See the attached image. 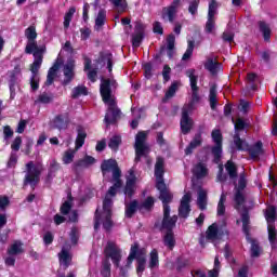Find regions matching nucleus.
<instances>
[{
    "instance_id": "c756f323",
    "label": "nucleus",
    "mask_w": 277,
    "mask_h": 277,
    "mask_svg": "<svg viewBox=\"0 0 277 277\" xmlns=\"http://www.w3.org/2000/svg\"><path fill=\"white\" fill-rule=\"evenodd\" d=\"M123 194L129 200L135 196V177L127 180L126 186L123 187Z\"/></svg>"
},
{
    "instance_id": "4be33fe9",
    "label": "nucleus",
    "mask_w": 277,
    "mask_h": 277,
    "mask_svg": "<svg viewBox=\"0 0 277 277\" xmlns=\"http://www.w3.org/2000/svg\"><path fill=\"white\" fill-rule=\"evenodd\" d=\"M199 146H202V132H198L195 134L188 146L185 148V155H193L194 150L198 148Z\"/></svg>"
},
{
    "instance_id": "473e14b6",
    "label": "nucleus",
    "mask_w": 277,
    "mask_h": 277,
    "mask_svg": "<svg viewBox=\"0 0 277 277\" xmlns=\"http://www.w3.org/2000/svg\"><path fill=\"white\" fill-rule=\"evenodd\" d=\"M207 205H208L207 190L201 188L198 190L197 207L200 211H207Z\"/></svg>"
},
{
    "instance_id": "a18cd8bd",
    "label": "nucleus",
    "mask_w": 277,
    "mask_h": 277,
    "mask_svg": "<svg viewBox=\"0 0 277 277\" xmlns=\"http://www.w3.org/2000/svg\"><path fill=\"white\" fill-rule=\"evenodd\" d=\"M149 269H155L156 267H159V252L157 249H153L149 253V263H148Z\"/></svg>"
},
{
    "instance_id": "0e129e2a",
    "label": "nucleus",
    "mask_w": 277,
    "mask_h": 277,
    "mask_svg": "<svg viewBox=\"0 0 277 277\" xmlns=\"http://www.w3.org/2000/svg\"><path fill=\"white\" fill-rule=\"evenodd\" d=\"M135 149V158H134V162L135 163H140V161H142V157H148V153H150V149Z\"/></svg>"
},
{
    "instance_id": "2eb2a0df",
    "label": "nucleus",
    "mask_w": 277,
    "mask_h": 277,
    "mask_svg": "<svg viewBox=\"0 0 277 277\" xmlns=\"http://www.w3.org/2000/svg\"><path fill=\"white\" fill-rule=\"evenodd\" d=\"M189 111H190L189 106H184L182 108L180 127L183 135H187L188 133H190L192 129L194 128V120L189 117Z\"/></svg>"
},
{
    "instance_id": "f03ea898",
    "label": "nucleus",
    "mask_w": 277,
    "mask_h": 277,
    "mask_svg": "<svg viewBox=\"0 0 277 277\" xmlns=\"http://www.w3.org/2000/svg\"><path fill=\"white\" fill-rule=\"evenodd\" d=\"M162 220H156V222L154 223V230H158L159 233H163V230H166V234L162 237L163 245L169 250H174L176 246V238H174V228H176L179 216L176 214L170 216V203H162Z\"/></svg>"
},
{
    "instance_id": "f257e3e1",
    "label": "nucleus",
    "mask_w": 277,
    "mask_h": 277,
    "mask_svg": "<svg viewBox=\"0 0 277 277\" xmlns=\"http://www.w3.org/2000/svg\"><path fill=\"white\" fill-rule=\"evenodd\" d=\"M116 88H118V81H116V79L101 78L100 94L103 103L108 105L106 115L104 117L106 127L116 124V122L120 120V116H122V111L120 108H118L116 98L114 97V90H116Z\"/></svg>"
},
{
    "instance_id": "c03bdc74",
    "label": "nucleus",
    "mask_w": 277,
    "mask_h": 277,
    "mask_svg": "<svg viewBox=\"0 0 277 277\" xmlns=\"http://www.w3.org/2000/svg\"><path fill=\"white\" fill-rule=\"evenodd\" d=\"M72 194H68L67 195V201H64L61 206V213L62 215H68V213H70V211L72 210Z\"/></svg>"
},
{
    "instance_id": "09e8293b",
    "label": "nucleus",
    "mask_w": 277,
    "mask_h": 277,
    "mask_svg": "<svg viewBox=\"0 0 277 277\" xmlns=\"http://www.w3.org/2000/svg\"><path fill=\"white\" fill-rule=\"evenodd\" d=\"M174 16H176V11L173 6H166L162 9V18L164 21L168 18L169 23H174Z\"/></svg>"
},
{
    "instance_id": "4468645a",
    "label": "nucleus",
    "mask_w": 277,
    "mask_h": 277,
    "mask_svg": "<svg viewBox=\"0 0 277 277\" xmlns=\"http://www.w3.org/2000/svg\"><path fill=\"white\" fill-rule=\"evenodd\" d=\"M179 217L182 220H187L192 213V193H186L181 201L177 209Z\"/></svg>"
},
{
    "instance_id": "b1692460",
    "label": "nucleus",
    "mask_w": 277,
    "mask_h": 277,
    "mask_svg": "<svg viewBox=\"0 0 277 277\" xmlns=\"http://www.w3.org/2000/svg\"><path fill=\"white\" fill-rule=\"evenodd\" d=\"M148 137V134H146L145 131H140L135 135V144L134 148L142 149V150H150V147L146 144V138Z\"/></svg>"
},
{
    "instance_id": "8fccbe9b",
    "label": "nucleus",
    "mask_w": 277,
    "mask_h": 277,
    "mask_svg": "<svg viewBox=\"0 0 277 277\" xmlns=\"http://www.w3.org/2000/svg\"><path fill=\"white\" fill-rule=\"evenodd\" d=\"M225 170L229 176V179H236L237 177V166L235 164V162H233V160H228L225 163Z\"/></svg>"
},
{
    "instance_id": "3c124183",
    "label": "nucleus",
    "mask_w": 277,
    "mask_h": 277,
    "mask_svg": "<svg viewBox=\"0 0 277 277\" xmlns=\"http://www.w3.org/2000/svg\"><path fill=\"white\" fill-rule=\"evenodd\" d=\"M79 96H88V87L78 85L71 91V98H79Z\"/></svg>"
},
{
    "instance_id": "f704fd0d",
    "label": "nucleus",
    "mask_w": 277,
    "mask_h": 277,
    "mask_svg": "<svg viewBox=\"0 0 277 277\" xmlns=\"http://www.w3.org/2000/svg\"><path fill=\"white\" fill-rule=\"evenodd\" d=\"M60 263L63 265L64 269H68L70 267V263H72V255L67 250H62L58 253Z\"/></svg>"
},
{
    "instance_id": "37998d69",
    "label": "nucleus",
    "mask_w": 277,
    "mask_h": 277,
    "mask_svg": "<svg viewBox=\"0 0 277 277\" xmlns=\"http://www.w3.org/2000/svg\"><path fill=\"white\" fill-rule=\"evenodd\" d=\"M120 144H122V137L120 135H114L108 141V148L114 153H118L120 150Z\"/></svg>"
},
{
    "instance_id": "bb28decb",
    "label": "nucleus",
    "mask_w": 277,
    "mask_h": 277,
    "mask_svg": "<svg viewBox=\"0 0 277 277\" xmlns=\"http://www.w3.org/2000/svg\"><path fill=\"white\" fill-rule=\"evenodd\" d=\"M85 137H88V133L85 132V129L83 126L77 127V137L75 142L76 150H79V148L83 147V144H85Z\"/></svg>"
},
{
    "instance_id": "c9c22d12",
    "label": "nucleus",
    "mask_w": 277,
    "mask_h": 277,
    "mask_svg": "<svg viewBox=\"0 0 277 277\" xmlns=\"http://www.w3.org/2000/svg\"><path fill=\"white\" fill-rule=\"evenodd\" d=\"M140 206V213H144V211H147L150 213L153 209H155V197L148 196L142 203H138Z\"/></svg>"
},
{
    "instance_id": "6ab92c4d",
    "label": "nucleus",
    "mask_w": 277,
    "mask_h": 277,
    "mask_svg": "<svg viewBox=\"0 0 277 277\" xmlns=\"http://www.w3.org/2000/svg\"><path fill=\"white\" fill-rule=\"evenodd\" d=\"M63 72L65 78L62 85H69V83L75 79V61H68L64 66Z\"/></svg>"
},
{
    "instance_id": "de8ad7c7",
    "label": "nucleus",
    "mask_w": 277,
    "mask_h": 277,
    "mask_svg": "<svg viewBox=\"0 0 277 277\" xmlns=\"http://www.w3.org/2000/svg\"><path fill=\"white\" fill-rule=\"evenodd\" d=\"M111 209H114V199L105 196L103 200V213L104 215H113Z\"/></svg>"
},
{
    "instance_id": "cd10ccee",
    "label": "nucleus",
    "mask_w": 277,
    "mask_h": 277,
    "mask_svg": "<svg viewBox=\"0 0 277 277\" xmlns=\"http://www.w3.org/2000/svg\"><path fill=\"white\" fill-rule=\"evenodd\" d=\"M117 166L118 161H116V159L114 158L103 160L101 163V172L103 176H105V174H108V172H113Z\"/></svg>"
},
{
    "instance_id": "a878e982",
    "label": "nucleus",
    "mask_w": 277,
    "mask_h": 277,
    "mask_svg": "<svg viewBox=\"0 0 277 277\" xmlns=\"http://www.w3.org/2000/svg\"><path fill=\"white\" fill-rule=\"evenodd\" d=\"M22 70H21V65H16L14 67L13 70H9L8 75H9V89L11 90V92H14V88H16V81L18 75H21Z\"/></svg>"
},
{
    "instance_id": "1a4fd4ad",
    "label": "nucleus",
    "mask_w": 277,
    "mask_h": 277,
    "mask_svg": "<svg viewBox=\"0 0 277 277\" xmlns=\"http://www.w3.org/2000/svg\"><path fill=\"white\" fill-rule=\"evenodd\" d=\"M104 256L106 261L109 259L113 261L115 267H120V262L122 261V250L119 249L118 245L114 241H108L104 248Z\"/></svg>"
},
{
    "instance_id": "6e6552de",
    "label": "nucleus",
    "mask_w": 277,
    "mask_h": 277,
    "mask_svg": "<svg viewBox=\"0 0 277 277\" xmlns=\"http://www.w3.org/2000/svg\"><path fill=\"white\" fill-rule=\"evenodd\" d=\"M130 254H134L137 276H142L146 272V249L140 248V242L136 241L131 246Z\"/></svg>"
},
{
    "instance_id": "680f3d73",
    "label": "nucleus",
    "mask_w": 277,
    "mask_h": 277,
    "mask_svg": "<svg viewBox=\"0 0 277 277\" xmlns=\"http://www.w3.org/2000/svg\"><path fill=\"white\" fill-rule=\"evenodd\" d=\"M101 276L102 277H111V263H109V260H105L102 263Z\"/></svg>"
},
{
    "instance_id": "e2e57ef3",
    "label": "nucleus",
    "mask_w": 277,
    "mask_h": 277,
    "mask_svg": "<svg viewBox=\"0 0 277 277\" xmlns=\"http://www.w3.org/2000/svg\"><path fill=\"white\" fill-rule=\"evenodd\" d=\"M186 267H189V259L179 256L176 259V269L177 272H183Z\"/></svg>"
},
{
    "instance_id": "5fc2aeb1",
    "label": "nucleus",
    "mask_w": 277,
    "mask_h": 277,
    "mask_svg": "<svg viewBox=\"0 0 277 277\" xmlns=\"http://www.w3.org/2000/svg\"><path fill=\"white\" fill-rule=\"evenodd\" d=\"M75 149H67L64 151L62 161L65 166H69V163H72L75 161Z\"/></svg>"
},
{
    "instance_id": "aec40b11",
    "label": "nucleus",
    "mask_w": 277,
    "mask_h": 277,
    "mask_svg": "<svg viewBox=\"0 0 277 277\" xmlns=\"http://www.w3.org/2000/svg\"><path fill=\"white\" fill-rule=\"evenodd\" d=\"M97 64H107L108 72H113L114 70V54L109 51H102L100 52Z\"/></svg>"
},
{
    "instance_id": "052dcab7",
    "label": "nucleus",
    "mask_w": 277,
    "mask_h": 277,
    "mask_svg": "<svg viewBox=\"0 0 277 277\" xmlns=\"http://www.w3.org/2000/svg\"><path fill=\"white\" fill-rule=\"evenodd\" d=\"M120 187H122V181L115 182L114 185L110 186L106 193L107 198H115Z\"/></svg>"
},
{
    "instance_id": "ea45409f",
    "label": "nucleus",
    "mask_w": 277,
    "mask_h": 277,
    "mask_svg": "<svg viewBox=\"0 0 277 277\" xmlns=\"http://www.w3.org/2000/svg\"><path fill=\"white\" fill-rule=\"evenodd\" d=\"M232 122L234 123L235 135H239L240 131H245L248 129V122L243 120L241 117L237 118L236 120L232 117Z\"/></svg>"
},
{
    "instance_id": "f8f14e48",
    "label": "nucleus",
    "mask_w": 277,
    "mask_h": 277,
    "mask_svg": "<svg viewBox=\"0 0 277 277\" xmlns=\"http://www.w3.org/2000/svg\"><path fill=\"white\" fill-rule=\"evenodd\" d=\"M215 14H217V0H211L208 8V17L205 26L206 34L215 31Z\"/></svg>"
},
{
    "instance_id": "864d4df0",
    "label": "nucleus",
    "mask_w": 277,
    "mask_h": 277,
    "mask_svg": "<svg viewBox=\"0 0 277 277\" xmlns=\"http://www.w3.org/2000/svg\"><path fill=\"white\" fill-rule=\"evenodd\" d=\"M113 214H104V220L102 226L106 233H111L114 228V220H111Z\"/></svg>"
},
{
    "instance_id": "4c0bfd02",
    "label": "nucleus",
    "mask_w": 277,
    "mask_h": 277,
    "mask_svg": "<svg viewBox=\"0 0 277 277\" xmlns=\"http://www.w3.org/2000/svg\"><path fill=\"white\" fill-rule=\"evenodd\" d=\"M268 230V241L273 250L277 248V230L276 225H267Z\"/></svg>"
},
{
    "instance_id": "7ed1b4c3",
    "label": "nucleus",
    "mask_w": 277,
    "mask_h": 277,
    "mask_svg": "<svg viewBox=\"0 0 277 277\" xmlns=\"http://www.w3.org/2000/svg\"><path fill=\"white\" fill-rule=\"evenodd\" d=\"M163 174H166V160L163 157L159 156L156 158L154 176L156 179V188L158 189L159 200H161L162 205H170L174 199V195L170 193L168 186L166 185V180H163Z\"/></svg>"
},
{
    "instance_id": "e433bc0d",
    "label": "nucleus",
    "mask_w": 277,
    "mask_h": 277,
    "mask_svg": "<svg viewBox=\"0 0 277 277\" xmlns=\"http://www.w3.org/2000/svg\"><path fill=\"white\" fill-rule=\"evenodd\" d=\"M133 261H135V253H129L127 258V264L124 266H119V269H120L119 274L121 277L129 276V269H131L133 265Z\"/></svg>"
},
{
    "instance_id": "393cba45",
    "label": "nucleus",
    "mask_w": 277,
    "mask_h": 277,
    "mask_svg": "<svg viewBox=\"0 0 277 277\" xmlns=\"http://www.w3.org/2000/svg\"><path fill=\"white\" fill-rule=\"evenodd\" d=\"M137 211H140V201H137V199L126 203L124 216L128 217V220H131V217H133Z\"/></svg>"
},
{
    "instance_id": "9d476101",
    "label": "nucleus",
    "mask_w": 277,
    "mask_h": 277,
    "mask_svg": "<svg viewBox=\"0 0 277 277\" xmlns=\"http://www.w3.org/2000/svg\"><path fill=\"white\" fill-rule=\"evenodd\" d=\"M211 137L215 144L211 148V154L214 157L213 163H220V161H222V144L224 142V136L222 135V131L220 129H214L211 132Z\"/></svg>"
},
{
    "instance_id": "0eeeda50",
    "label": "nucleus",
    "mask_w": 277,
    "mask_h": 277,
    "mask_svg": "<svg viewBox=\"0 0 277 277\" xmlns=\"http://www.w3.org/2000/svg\"><path fill=\"white\" fill-rule=\"evenodd\" d=\"M40 176H42V169L34 161H29L26 163V174L24 176L23 186L27 187V185H30L31 189H36V186L38 183H40Z\"/></svg>"
},
{
    "instance_id": "79ce46f5",
    "label": "nucleus",
    "mask_w": 277,
    "mask_h": 277,
    "mask_svg": "<svg viewBox=\"0 0 277 277\" xmlns=\"http://www.w3.org/2000/svg\"><path fill=\"white\" fill-rule=\"evenodd\" d=\"M109 2L116 8L118 14H124L129 8L127 0H109Z\"/></svg>"
},
{
    "instance_id": "a211bd4d",
    "label": "nucleus",
    "mask_w": 277,
    "mask_h": 277,
    "mask_svg": "<svg viewBox=\"0 0 277 277\" xmlns=\"http://www.w3.org/2000/svg\"><path fill=\"white\" fill-rule=\"evenodd\" d=\"M96 163V159L92 156H85L83 159H79L72 163L71 170L76 174L81 172V170H85L89 166H94Z\"/></svg>"
},
{
    "instance_id": "f3484780",
    "label": "nucleus",
    "mask_w": 277,
    "mask_h": 277,
    "mask_svg": "<svg viewBox=\"0 0 277 277\" xmlns=\"http://www.w3.org/2000/svg\"><path fill=\"white\" fill-rule=\"evenodd\" d=\"M43 53H44V48L32 51L31 55H34L35 61L30 65L31 75L39 76L38 72L42 66V60H44Z\"/></svg>"
},
{
    "instance_id": "bf43d9fd",
    "label": "nucleus",
    "mask_w": 277,
    "mask_h": 277,
    "mask_svg": "<svg viewBox=\"0 0 277 277\" xmlns=\"http://www.w3.org/2000/svg\"><path fill=\"white\" fill-rule=\"evenodd\" d=\"M106 18H107V11H105V9H101L95 18V26L103 27V25H105Z\"/></svg>"
},
{
    "instance_id": "6e6d98bb",
    "label": "nucleus",
    "mask_w": 277,
    "mask_h": 277,
    "mask_svg": "<svg viewBox=\"0 0 277 277\" xmlns=\"http://www.w3.org/2000/svg\"><path fill=\"white\" fill-rule=\"evenodd\" d=\"M53 98H55L53 93L43 92L38 96L37 103H41L42 105H49L53 101Z\"/></svg>"
},
{
    "instance_id": "a19ab883",
    "label": "nucleus",
    "mask_w": 277,
    "mask_h": 277,
    "mask_svg": "<svg viewBox=\"0 0 277 277\" xmlns=\"http://www.w3.org/2000/svg\"><path fill=\"white\" fill-rule=\"evenodd\" d=\"M186 77L190 82V90H199L198 88V76H196V69L190 68L186 70Z\"/></svg>"
},
{
    "instance_id": "9b49d317",
    "label": "nucleus",
    "mask_w": 277,
    "mask_h": 277,
    "mask_svg": "<svg viewBox=\"0 0 277 277\" xmlns=\"http://www.w3.org/2000/svg\"><path fill=\"white\" fill-rule=\"evenodd\" d=\"M25 36L28 40V43L25 48V53L27 55H31L34 51L41 50L42 48L38 47V43L36 42V38H38V32L36 31V26L30 25L28 28L25 29Z\"/></svg>"
},
{
    "instance_id": "49530a36",
    "label": "nucleus",
    "mask_w": 277,
    "mask_h": 277,
    "mask_svg": "<svg viewBox=\"0 0 277 277\" xmlns=\"http://www.w3.org/2000/svg\"><path fill=\"white\" fill-rule=\"evenodd\" d=\"M194 174L197 179H205L209 174V171L202 162H198L194 168Z\"/></svg>"
},
{
    "instance_id": "39448f33",
    "label": "nucleus",
    "mask_w": 277,
    "mask_h": 277,
    "mask_svg": "<svg viewBox=\"0 0 277 277\" xmlns=\"http://www.w3.org/2000/svg\"><path fill=\"white\" fill-rule=\"evenodd\" d=\"M240 217L242 222V233L248 243H251V259H259V256H261V246L259 245V241L252 238V235L250 234V211H248V208H243Z\"/></svg>"
},
{
    "instance_id": "72a5a7b5",
    "label": "nucleus",
    "mask_w": 277,
    "mask_h": 277,
    "mask_svg": "<svg viewBox=\"0 0 277 277\" xmlns=\"http://www.w3.org/2000/svg\"><path fill=\"white\" fill-rule=\"evenodd\" d=\"M209 104L212 111L217 107V84H212L209 91Z\"/></svg>"
},
{
    "instance_id": "4d7b16f0",
    "label": "nucleus",
    "mask_w": 277,
    "mask_h": 277,
    "mask_svg": "<svg viewBox=\"0 0 277 277\" xmlns=\"http://www.w3.org/2000/svg\"><path fill=\"white\" fill-rule=\"evenodd\" d=\"M194 47H196V41L189 40L187 49H186L185 53L182 56L183 62H187V60L192 58V55H194Z\"/></svg>"
},
{
    "instance_id": "7c9ffc66",
    "label": "nucleus",
    "mask_w": 277,
    "mask_h": 277,
    "mask_svg": "<svg viewBox=\"0 0 277 277\" xmlns=\"http://www.w3.org/2000/svg\"><path fill=\"white\" fill-rule=\"evenodd\" d=\"M23 252H25V249H23V241L21 240H15L6 250L9 256H16L23 254Z\"/></svg>"
},
{
    "instance_id": "ddd939ff",
    "label": "nucleus",
    "mask_w": 277,
    "mask_h": 277,
    "mask_svg": "<svg viewBox=\"0 0 277 277\" xmlns=\"http://www.w3.org/2000/svg\"><path fill=\"white\" fill-rule=\"evenodd\" d=\"M175 42H176V37L173 34H170L167 37V47L161 45L159 52L154 55V60H161V56L166 55V52H167L169 60H172V57H174Z\"/></svg>"
},
{
    "instance_id": "423d86ee",
    "label": "nucleus",
    "mask_w": 277,
    "mask_h": 277,
    "mask_svg": "<svg viewBox=\"0 0 277 277\" xmlns=\"http://www.w3.org/2000/svg\"><path fill=\"white\" fill-rule=\"evenodd\" d=\"M234 209L240 211L241 207L246 205V195L243 189L248 187V180H246V173H240L238 184L234 182Z\"/></svg>"
},
{
    "instance_id": "69168bd1",
    "label": "nucleus",
    "mask_w": 277,
    "mask_h": 277,
    "mask_svg": "<svg viewBox=\"0 0 277 277\" xmlns=\"http://www.w3.org/2000/svg\"><path fill=\"white\" fill-rule=\"evenodd\" d=\"M143 40H144V34H142V32H135V34L133 35V37H132V47H133L134 49L140 48V45L142 44Z\"/></svg>"
},
{
    "instance_id": "603ef678",
    "label": "nucleus",
    "mask_w": 277,
    "mask_h": 277,
    "mask_svg": "<svg viewBox=\"0 0 277 277\" xmlns=\"http://www.w3.org/2000/svg\"><path fill=\"white\" fill-rule=\"evenodd\" d=\"M75 12H77V9H75V6L69 8L68 12L65 13L64 16V29H68V27H70V23L72 21V16H75Z\"/></svg>"
},
{
    "instance_id": "58836bf2",
    "label": "nucleus",
    "mask_w": 277,
    "mask_h": 277,
    "mask_svg": "<svg viewBox=\"0 0 277 277\" xmlns=\"http://www.w3.org/2000/svg\"><path fill=\"white\" fill-rule=\"evenodd\" d=\"M220 62L214 61L213 58H208L205 63V68L212 75H217V70H220Z\"/></svg>"
},
{
    "instance_id": "2f4dec72",
    "label": "nucleus",
    "mask_w": 277,
    "mask_h": 277,
    "mask_svg": "<svg viewBox=\"0 0 277 277\" xmlns=\"http://www.w3.org/2000/svg\"><path fill=\"white\" fill-rule=\"evenodd\" d=\"M259 25V30L261 31L263 38H264V42H271L272 40V28L269 27V25L263 21H260L258 23Z\"/></svg>"
},
{
    "instance_id": "20e7f679",
    "label": "nucleus",
    "mask_w": 277,
    "mask_h": 277,
    "mask_svg": "<svg viewBox=\"0 0 277 277\" xmlns=\"http://www.w3.org/2000/svg\"><path fill=\"white\" fill-rule=\"evenodd\" d=\"M233 140L237 150L248 153L252 161H261V157L265 155L263 141H256L253 145H250L246 138H241L240 134H234Z\"/></svg>"
},
{
    "instance_id": "13d9d810",
    "label": "nucleus",
    "mask_w": 277,
    "mask_h": 277,
    "mask_svg": "<svg viewBox=\"0 0 277 277\" xmlns=\"http://www.w3.org/2000/svg\"><path fill=\"white\" fill-rule=\"evenodd\" d=\"M176 90H179V82L174 81L167 90L163 97V103L170 98H173V96L176 94Z\"/></svg>"
},
{
    "instance_id": "412c9836",
    "label": "nucleus",
    "mask_w": 277,
    "mask_h": 277,
    "mask_svg": "<svg viewBox=\"0 0 277 277\" xmlns=\"http://www.w3.org/2000/svg\"><path fill=\"white\" fill-rule=\"evenodd\" d=\"M70 117L68 116V113L61 114L53 119V129H58V131H62V129H68Z\"/></svg>"
},
{
    "instance_id": "dca6fc26",
    "label": "nucleus",
    "mask_w": 277,
    "mask_h": 277,
    "mask_svg": "<svg viewBox=\"0 0 277 277\" xmlns=\"http://www.w3.org/2000/svg\"><path fill=\"white\" fill-rule=\"evenodd\" d=\"M224 235H228V230L220 228L217 226V223H212L206 230V239H208V241H215L217 239H222Z\"/></svg>"
},
{
    "instance_id": "338daca9",
    "label": "nucleus",
    "mask_w": 277,
    "mask_h": 277,
    "mask_svg": "<svg viewBox=\"0 0 277 277\" xmlns=\"http://www.w3.org/2000/svg\"><path fill=\"white\" fill-rule=\"evenodd\" d=\"M30 88L32 92H38V90H40V76L31 75Z\"/></svg>"
},
{
    "instance_id": "c85d7f7f",
    "label": "nucleus",
    "mask_w": 277,
    "mask_h": 277,
    "mask_svg": "<svg viewBox=\"0 0 277 277\" xmlns=\"http://www.w3.org/2000/svg\"><path fill=\"white\" fill-rule=\"evenodd\" d=\"M264 217L267 222V226L276 224L277 212L275 206H268L265 210Z\"/></svg>"
},
{
    "instance_id": "774afa93",
    "label": "nucleus",
    "mask_w": 277,
    "mask_h": 277,
    "mask_svg": "<svg viewBox=\"0 0 277 277\" xmlns=\"http://www.w3.org/2000/svg\"><path fill=\"white\" fill-rule=\"evenodd\" d=\"M200 5V0H192L188 5V12L193 16H196L198 14V8Z\"/></svg>"
},
{
    "instance_id": "5701e85b",
    "label": "nucleus",
    "mask_w": 277,
    "mask_h": 277,
    "mask_svg": "<svg viewBox=\"0 0 277 277\" xmlns=\"http://www.w3.org/2000/svg\"><path fill=\"white\" fill-rule=\"evenodd\" d=\"M62 67V61H55V63L48 70L45 85H53L55 77H57V70Z\"/></svg>"
}]
</instances>
